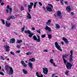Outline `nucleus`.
I'll return each mask as SVG.
<instances>
[{
    "label": "nucleus",
    "mask_w": 77,
    "mask_h": 77,
    "mask_svg": "<svg viewBox=\"0 0 77 77\" xmlns=\"http://www.w3.org/2000/svg\"><path fill=\"white\" fill-rule=\"evenodd\" d=\"M24 32L25 33H28L29 35L28 36L29 38H32V36L33 35H34V33L31 32L30 31V30H28L27 31L25 30Z\"/></svg>",
    "instance_id": "f257e3e1"
},
{
    "label": "nucleus",
    "mask_w": 77,
    "mask_h": 77,
    "mask_svg": "<svg viewBox=\"0 0 77 77\" xmlns=\"http://www.w3.org/2000/svg\"><path fill=\"white\" fill-rule=\"evenodd\" d=\"M55 47L57 48V50H59L60 51H62V49L61 48V47L59 45L57 42H56L55 43Z\"/></svg>",
    "instance_id": "f03ea898"
},
{
    "label": "nucleus",
    "mask_w": 77,
    "mask_h": 77,
    "mask_svg": "<svg viewBox=\"0 0 77 77\" xmlns=\"http://www.w3.org/2000/svg\"><path fill=\"white\" fill-rule=\"evenodd\" d=\"M66 66L67 69H71L72 65L71 63H69L67 62Z\"/></svg>",
    "instance_id": "7ed1b4c3"
},
{
    "label": "nucleus",
    "mask_w": 77,
    "mask_h": 77,
    "mask_svg": "<svg viewBox=\"0 0 77 77\" xmlns=\"http://www.w3.org/2000/svg\"><path fill=\"white\" fill-rule=\"evenodd\" d=\"M42 69L43 73H44L45 74H47L48 72V68H42Z\"/></svg>",
    "instance_id": "20e7f679"
},
{
    "label": "nucleus",
    "mask_w": 77,
    "mask_h": 77,
    "mask_svg": "<svg viewBox=\"0 0 77 77\" xmlns=\"http://www.w3.org/2000/svg\"><path fill=\"white\" fill-rule=\"evenodd\" d=\"M9 69L10 70L8 73V74L9 75H12V74H13V73H14V71L13 70V69H12V68L11 67H10Z\"/></svg>",
    "instance_id": "39448f33"
},
{
    "label": "nucleus",
    "mask_w": 77,
    "mask_h": 77,
    "mask_svg": "<svg viewBox=\"0 0 77 77\" xmlns=\"http://www.w3.org/2000/svg\"><path fill=\"white\" fill-rule=\"evenodd\" d=\"M4 47L5 48V51H9L10 50H9V46H8V45H5L4 46Z\"/></svg>",
    "instance_id": "423d86ee"
},
{
    "label": "nucleus",
    "mask_w": 77,
    "mask_h": 77,
    "mask_svg": "<svg viewBox=\"0 0 77 77\" xmlns=\"http://www.w3.org/2000/svg\"><path fill=\"white\" fill-rule=\"evenodd\" d=\"M57 15L58 17H59L60 18H62V15H61V12L60 11H57Z\"/></svg>",
    "instance_id": "0eeeda50"
},
{
    "label": "nucleus",
    "mask_w": 77,
    "mask_h": 77,
    "mask_svg": "<svg viewBox=\"0 0 77 77\" xmlns=\"http://www.w3.org/2000/svg\"><path fill=\"white\" fill-rule=\"evenodd\" d=\"M45 30H48L49 32H51V28L50 27H49L47 26H46L45 27Z\"/></svg>",
    "instance_id": "6e6552de"
},
{
    "label": "nucleus",
    "mask_w": 77,
    "mask_h": 77,
    "mask_svg": "<svg viewBox=\"0 0 77 77\" xmlns=\"http://www.w3.org/2000/svg\"><path fill=\"white\" fill-rule=\"evenodd\" d=\"M45 30H48L49 32H51V28L50 27H49L47 26H46L45 27Z\"/></svg>",
    "instance_id": "1a4fd4ad"
},
{
    "label": "nucleus",
    "mask_w": 77,
    "mask_h": 77,
    "mask_svg": "<svg viewBox=\"0 0 77 77\" xmlns=\"http://www.w3.org/2000/svg\"><path fill=\"white\" fill-rule=\"evenodd\" d=\"M47 8V10L48 12H52V8H51L50 6H47L46 7Z\"/></svg>",
    "instance_id": "9d476101"
},
{
    "label": "nucleus",
    "mask_w": 77,
    "mask_h": 77,
    "mask_svg": "<svg viewBox=\"0 0 77 77\" xmlns=\"http://www.w3.org/2000/svg\"><path fill=\"white\" fill-rule=\"evenodd\" d=\"M7 9H9L10 11L9 12V14H11V13H12V8H9V5H8L7 6Z\"/></svg>",
    "instance_id": "9b49d317"
},
{
    "label": "nucleus",
    "mask_w": 77,
    "mask_h": 77,
    "mask_svg": "<svg viewBox=\"0 0 77 77\" xmlns=\"http://www.w3.org/2000/svg\"><path fill=\"white\" fill-rule=\"evenodd\" d=\"M63 41H64L65 42V43H66V44H68V40L67 39H66L64 37H63Z\"/></svg>",
    "instance_id": "f8f14e48"
},
{
    "label": "nucleus",
    "mask_w": 77,
    "mask_h": 77,
    "mask_svg": "<svg viewBox=\"0 0 77 77\" xmlns=\"http://www.w3.org/2000/svg\"><path fill=\"white\" fill-rule=\"evenodd\" d=\"M66 10L67 12H69L71 11V7H70V6H68L66 7Z\"/></svg>",
    "instance_id": "ddd939ff"
},
{
    "label": "nucleus",
    "mask_w": 77,
    "mask_h": 77,
    "mask_svg": "<svg viewBox=\"0 0 77 77\" xmlns=\"http://www.w3.org/2000/svg\"><path fill=\"white\" fill-rule=\"evenodd\" d=\"M10 43L13 44V43H15V40L14 38H12L10 39Z\"/></svg>",
    "instance_id": "4468645a"
},
{
    "label": "nucleus",
    "mask_w": 77,
    "mask_h": 77,
    "mask_svg": "<svg viewBox=\"0 0 77 77\" xmlns=\"http://www.w3.org/2000/svg\"><path fill=\"white\" fill-rule=\"evenodd\" d=\"M21 63L23 65V66H24V67H26L27 66V65H26V63H24V61L23 60L21 61Z\"/></svg>",
    "instance_id": "2eb2a0df"
},
{
    "label": "nucleus",
    "mask_w": 77,
    "mask_h": 77,
    "mask_svg": "<svg viewBox=\"0 0 77 77\" xmlns=\"http://www.w3.org/2000/svg\"><path fill=\"white\" fill-rule=\"evenodd\" d=\"M33 65V64L31 62H29L28 63V66L31 68V69H32L33 68V67L32 66V65Z\"/></svg>",
    "instance_id": "dca6fc26"
},
{
    "label": "nucleus",
    "mask_w": 77,
    "mask_h": 77,
    "mask_svg": "<svg viewBox=\"0 0 77 77\" xmlns=\"http://www.w3.org/2000/svg\"><path fill=\"white\" fill-rule=\"evenodd\" d=\"M5 26H6V27H10V26H11V23H8V22L6 21Z\"/></svg>",
    "instance_id": "f3484780"
},
{
    "label": "nucleus",
    "mask_w": 77,
    "mask_h": 77,
    "mask_svg": "<svg viewBox=\"0 0 77 77\" xmlns=\"http://www.w3.org/2000/svg\"><path fill=\"white\" fill-rule=\"evenodd\" d=\"M70 58H69V62H72L73 61V59H72V56H69Z\"/></svg>",
    "instance_id": "a211bd4d"
},
{
    "label": "nucleus",
    "mask_w": 77,
    "mask_h": 77,
    "mask_svg": "<svg viewBox=\"0 0 77 77\" xmlns=\"http://www.w3.org/2000/svg\"><path fill=\"white\" fill-rule=\"evenodd\" d=\"M60 26H59V25L58 24H55V28L56 29H60Z\"/></svg>",
    "instance_id": "6ab92c4d"
},
{
    "label": "nucleus",
    "mask_w": 77,
    "mask_h": 77,
    "mask_svg": "<svg viewBox=\"0 0 77 77\" xmlns=\"http://www.w3.org/2000/svg\"><path fill=\"white\" fill-rule=\"evenodd\" d=\"M5 69L6 70V72H8V71L9 69V67L8 65L5 66Z\"/></svg>",
    "instance_id": "aec40b11"
},
{
    "label": "nucleus",
    "mask_w": 77,
    "mask_h": 77,
    "mask_svg": "<svg viewBox=\"0 0 77 77\" xmlns=\"http://www.w3.org/2000/svg\"><path fill=\"white\" fill-rule=\"evenodd\" d=\"M71 26H72L71 29L72 30H74V28H75V26L73 25V24H72V23H71Z\"/></svg>",
    "instance_id": "412c9836"
},
{
    "label": "nucleus",
    "mask_w": 77,
    "mask_h": 77,
    "mask_svg": "<svg viewBox=\"0 0 77 77\" xmlns=\"http://www.w3.org/2000/svg\"><path fill=\"white\" fill-rule=\"evenodd\" d=\"M37 37L38 38V39H37V42H40V37H39V36L37 35Z\"/></svg>",
    "instance_id": "4be33fe9"
},
{
    "label": "nucleus",
    "mask_w": 77,
    "mask_h": 77,
    "mask_svg": "<svg viewBox=\"0 0 77 77\" xmlns=\"http://www.w3.org/2000/svg\"><path fill=\"white\" fill-rule=\"evenodd\" d=\"M33 38L35 41H36V42L37 40H38V39H37V37H36V36L35 35H34L33 36Z\"/></svg>",
    "instance_id": "5701e85b"
},
{
    "label": "nucleus",
    "mask_w": 77,
    "mask_h": 77,
    "mask_svg": "<svg viewBox=\"0 0 77 77\" xmlns=\"http://www.w3.org/2000/svg\"><path fill=\"white\" fill-rule=\"evenodd\" d=\"M35 61V59L34 58H33L32 59H29V62H34Z\"/></svg>",
    "instance_id": "b1692460"
},
{
    "label": "nucleus",
    "mask_w": 77,
    "mask_h": 77,
    "mask_svg": "<svg viewBox=\"0 0 77 77\" xmlns=\"http://www.w3.org/2000/svg\"><path fill=\"white\" fill-rule=\"evenodd\" d=\"M36 75L38 77H43V75H42V74H41V76H39V75L38 74V72H37L36 73Z\"/></svg>",
    "instance_id": "393cba45"
},
{
    "label": "nucleus",
    "mask_w": 77,
    "mask_h": 77,
    "mask_svg": "<svg viewBox=\"0 0 77 77\" xmlns=\"http://www.w3.org/2000/svg\"><path fill=\"white\" fill-rule=\"evenodd\" d=\"M63 61L64 62V63H65V64H66V62H67V60L65 59V58H63Z\"/></svg>",
    "instance_id": "a878e982"
},
{
    "label": "nucleus",
    "mask_w": 77,
    "mask_h": 77,
    "mask_svg": "<svg viewBox=\"0 0 77 77\" xmlns=\"http://www.w3.org/2000/svg\"><path fill=\"white\" fill-rule=\"evenodd\" d=\"M23 73H24V74H27V72L25 70V69H23Z\"/></svg>",
    "instance_id": "bb28decb"
},
{
    "label": "nucleus",
    "mask_w": 77,
    "mask_h": 77,
    "mask_svg": "<svg viewBox=\"0 0 77 77\" xmlns=\"http://www.w3.org/2000/svg\"><path fill=\"white\" fill-rule=\"evenodd\" d=\"M22 40H18L17 42L18 44H20L21 42H22Z\"/></svg>",
    "instance_id": "cd10ccee"
},
{
    "label": "nucleus",
    "mask_w": 77,
    "mask_h": 77,
    "mask_svg": "<svg viewBox=\"0 0 77 77\" xmlns=\"http://www.w3.org/2000/svg\"><path fill=\"white\" fill-rule=\"evenodd\" d=\"M48 35L49 39H51V37H52L51 35V34H48Z\"/></svg>",
    "instance_id": "c85d7f7f"
},
{
    "label": "nucleus",
    "mask_w": 77,
    "mask_h": 77,
    "mask_svg": "<svg viewBox=\"0 0 77 77\" xmlns=\"http://www.w3.org/2000/svg\"><path fill=\"white\" fill-rule=\"evenodd\" d=\"M32 54V53L30 52L27 53L26 54V55H31Z\"/></svg>",
    "instance_id": "c756f323"
},
{
    "label": "nucleus",
    "mask_w": 77,
    "mask_h": 77,
    "mask_svg": "<svg viewBox=\"0 0 77 77\" xmlns=\"http://www.w3.org/2000/svg\"><path fill=\"white\" fill-rule=\"evenodd\" d=\"M69 71L68 70V71H66L65 72V74H66V75H69Z\"/></svg>",
    "instance_id": "7c9ffc66"
},
{
    "label": "nucleus",
    "mask_w": 77,
    "mask_h": 77,
    "mask_svg": "<svg viewBox=\"0 0 77 77\" xmlns=\"http://www.w3.org/2000/svg\"><path fill=\"white\" fill-rule=\"evenodd\" d=\"M32 17L31 16H27L26 17V19H31Z\"/></svg>",
    "instance_id": "2f4dec72"
},
{
    "label": "nucleus",
    "mask_w": 77,
    "mask_h": 77,
    "mask_svg": "<svg viewBox=\"0 0 77 77\" xmlns=\"http://www.w3.org/2000/svg\"><path fill=\"white\" fill-rule=\"evenodd\" d=\"M28 8L30 9H32V6H31L30 5H28Z\"/></svg>",
    "instance_id": "473e14b6"
},
{
    "label": "nucleus",
    "mask_w": 77,
    "mask_h": 77,
    "mask_svg": "<svg viewBox=\"0 0 77 77\" xmlns=\"http://www.w3.org/2000/svg\"><path fill=\"white\" fill-rule=\"evenodd\" d=\"M63 0H60V3L62 5H63Z\"/></svg>",
    "instance_id": "72a5a7b5"
},
{
    "label": "nucleus",
    "mask_w": 77,
    "mask_h": 77,
    "mask_svg": "<svg viewBox=\"0 0 77 77\" xmlns=\"http://www.w3.org/2000/svg\"><path fill=\"white\" fill-rule=\"evenodd\" d=\"M2 22V23L3 24H5V20L3 19H1V20Z\"/></svg>",
    "instance_id": "f704fd0d"
},
{
    "label": "nucleus",
    "mask_w": 77,
    "mask_h": 77,
    "mask_svg": "<svg viewBox=\"0 0 77 77\" xmlns=\"http://www.w3.org/2000/svg\"><path fill=\"white\" fill-rule=\"evenodd\" d=\"M73 52V50H72L70 51V53L71 55L69 56H72V53Z\"/></svg>",
    "instance_id": "c9c22d12"
},
{
    "label": "nucleus",
    "mask_w": 77,
    "mask_h": 77,
    "mask_svg": "<svg viewBox=\"0 0 77 77\" xmlns=\"http://www.w3.org/2000/svg\"><path fill=\"white\" fill-rule=\"evenodd\" d=\"M52 64H53L54 66H57L56 65H55V63L54 62H52V63H51Z\"/></svg>",
    "instance_id": "e433bc0d"
},
{
    "label": "nucleus",
    "mask_w": 77,
    "mask_h": 77,
    "mask_svg": "<svg viewBox=\"0 0 77 77\" xmlns=\"http://www.w3.org/2000/svg\"><path fill=\"white\" fill-rule=\"evenodd\" d=\"M45 36H46L45 35H43L41 36V37H42V38H45Z\"/></svg>",
    "instance_id": "4c0bfd02"
},
{
    "label": "nucleus",
    "mask_w": 77,
    "mask_h": 77,
    "mask_svg": "<svg viewBox=\"0 0 77 77\" xmlns=\"http://www.w3.org/2000/svg\"><path fill=\"white\" fill-rule=\"evenodd\" d=\"M11 17H12L11 16L8 17L7 18V20H8V21H10V20H11Z\"/></svg>",
    "instance_id": "58836bf2"
},
{
    "label": "nucleus",
    "mask_w": 77,
    "mask_h": 77,
    "mask_svg": "<svg viewBox=\"0 0 77 77\" xmlns=\"http://www.w3.org/2000/svg\"><path fill=\"white\" fill-rule=\"evenodd\" d=\"M48 6H51L52 8H53V5L51 4H48Z\"/></svg>",
    "instance_id": "ea45409f"
},
{
    "label": "nucleus",
    "mask_w": 77,
    "mask_h": 77,
    "mask_svg": "<svg viewBox=\"0 0 77 77\" xmlns=\"http://www.w3.org/2000/svg\"><path fill=\"white\" fill-rule=\"evenodd\" d=\"M10 54H12L13 56H14L15 55V54H14V53L12 52H10Z\"/></svg>",
    "instance_id": "a19ab883"
},
{
    "label": "nucleus",
    "mask_w": 77,
    "mask_h": 77,
    "mask_svg": "<svg viewBox=\"0 0 77 77\" xmlns=\"http://www.w3.org/2000/svg\"><path fill=\"white\" fill-rule=\"evenodd\" d=\"M24 28H22L21 29V32L23 33L24 32Z\"/></svg>",
    "instance_id": "79ce46f5"
},
{
    "label": "nucleus",
    "mask_w": 77,
    "mask_h": 77,
    "mask_svg": "<svg viewBox=\"0 0 77 77\" xmlns=\"http://www.w3.org/2000/svg\"><path fill=\"white\" fill-rule=\"evenodd\" d=\"M43 52H48V50L47 49H44L43 50Z\"/></svg>",
    "instance_id": "37998d69"
},
{
    "label": "nucleus",
    "mask_w": 77,
    "mask_h": 77,
    "mask_svg": "<svg viewBox=\"0 0 77 77\" xmlns=\"http://www.w3.org/2000/svg\"><path fill=\"white\" fill-rule=\"evenodd\" d=\"M23 10H24V8H23V6H21V11H23Z\"/></svg>",
    "instance_id": "c03bdc74"
},
{
    "label": "nucleus",
    "mask_w": 77,
    "mask_h": 77,
    "mask_svg": "<svg viewBox=\"0 0 77 77\" xmlns=\"http://www.w3.org/2000/svg\"><path fill=\"white\" fill-rule=\"evenodd\" d=\"M38 4L39 5H40V6H42V3L40 2H38Z\"/></svg>",
    "instance_id": "a18cd8bd"
},
{
    "label": "nucleus",
    "mask_w": 77,
    "mask_h": 77,
    "mask_svg": "<svg viewBox=\"0 0 77 77\" xmlns=\"http://www.w3.org/2000/svg\"><path fill=\"white\" fill-rule=\"evenodd\" d=\"M30 5L31 6H33V3L32 2H30Z\"/></svg>",
    "instance_id": "49530a36"
},
{
    "label": "nucleus",
    "mask_w": 77,
    "mask_h": 77,
    "mask_svg": "<svg viewBox=\"0 0 77 77\" xmlns=\"http://www.w3.org/2000/svg\"><path fill=\"white\" fill-rule=\"evenodd\" d=\"M53 59H51L50 60V63H51L52 62H53Z\"/></svg>",
    "instance_id": "de8ad7c7"
},
{
    "label": "nucleus",
    "mask_w": 77,
    "mask_h": 77,
    "mask_svg": "<svg viewBox=\"0 0 77 77\" xmlns=\"http://www.w3.org/2000/svg\"><path fill=\"white\" fill-rule=\"evenodd\" d=\"M16 53H20V51H16Z\"/></svg>",
    "instance_id": "09e8293b"
},
{
    "label": "nucleus",
    "mask_w": 77,
    "mask_h": 77,
    "mask_svg": "<svg viewBox=\"0 0 77 77\" xmlns=\"http://www.w3.org/2000/svg\"><path fill=\"white\" fill-rule=\"evenodd\" d=\"M1 5L2 6H4V5H5V3L3 2H2L1 4Z\"/></svg>",
    "instance_id": "8fccbe9b"
},
{
    "label": "nucleus",
    "mask_w": 77,
    "mask_h": 77,
    "mask_svg": "<svg viewBox=\"0 0 77 77\" xmlns=\"http://www.w3.org/2000/svg\"><path fill=\"white\" fill-rule=\"evenodd\" d=\"M1 58L2 60H5V59L3 58V57L2 56H1Z\"/></svg>",
    "instance_id": "3c124183"
},
{
    "label": "nucleus",
    "mask_w": 77,
    "mask_h": 77,
    "mask_svg": "<svg viewBox=\"0 0 77 77\" xmlns=\"http://www.w3.org/2000/svg\"><path fill=\"white\" fill-rule=\"evenodd\" d=\"M37 32L38 33H39V34L41 33V32H40V31L39 30H37Z\"/></svg>",
    "instance_id": "603ef678"
},
{
    "label": "nucleus",
    "mask_w": 77,
    "mask_h": 77,
    "mask_svg": "<svg viewBox=\"0 0 77 77\" xmlns=\"http://www.w3.org/2000/svg\"><path fill=\"white\" fill-rule=\"evenodd\" d=\"M0 74H1L2 75H4V73L2 72H0Z\"/></svg>",
    "instance_id": "864d4df0"
},
{
    "label": "nucleus",
    "mask_w": 77,
    "mask_h": 77,
    "mask_svg": "<svg viewBox=\"0 0 77 77\" xmlns=\"http://www.w3.org/2000/svg\"><path fill=\"white\" fill-rule=\"evenodd\" d=\"M10 17H11V19H14L15 18L14 16H11Z\"/></svg>",
    "instance_id": "5fc2aeb1"
},
{
    "label": "nucleus",
    "mask_w": 77,
    "mask_h": 77,
    "mask_svg": "<svg viewBox=\"0 0 77 77\" xmlns=\"http://www.w3.org/2000/svg\"><path fill=\"white\" fill-rule=\"evenodd\" d=\"M65 55H66V57H68V56H69V54H65Z\"/></svg>",
    "instance_id": "6e6d98bb"
},
{
    "label": "nucleus",
    "mask_w": 77,
    "mask_h": 77,
    "mask_svg": "<svg viewBox=\"0 0 77 77\" xmlns=\"http://www.w3.org/2000/svg\"><path fill=\"white\" fill-rule=\"evenodd\" d=\"M66 57V55H65L63 56L62 57H63V58H65V57Z\"/></svg>",
    "instance_id": "4d7b16f0"
},
{
    "label": "nucleus",
    "mask_w": 77,
    "mask_h": 77,
    "mask_svg": "<svg viewBox=\"0 0 77 77\" xmlns=\"http://www.w3.org/2000/svg\"><path fill=\"white\" fill-rule=\"evenodd\" d=\"M31 29L32 30H35V28L34 27H32Z\"/></svg>",
    "instance_id": "13d9d810"
},
{
    "label": "nucleus",
    "mask_w": 77,
    "mask_h": 77,
    "mask_svg": "<svg viewBox=\"0 0 77 77\" xmlns=\"http://www.w3.org/2000/svg\"><path fill=\"white\" fill-rule=\"evenodd\" d=\"M17 48H20V46L17 45Z\"/></svg>",
    "instance_id": "bf43d9fd"
},
{
    "label": "nucleus",
    "mask_w": 77,
    "mask_h": 77,
    "mask_svg": "<svg viewBox=\"0 0 77 77\" xmlns=\"http://www.w3.org/2000/svg\"><path fill=\"white\" fill-rule=\"evenodd\" d=\"M51 21L50 20H48V22L49 23H50V22H51Z\"/></svg>",
    "instance_id": "052dcab7"
},
{
    "label": "nucleus",
    "mask_w": 77,
    "mask_h": 77,
    "mask_svg": "<svg viewBox=\"0 0 77 77\" xmlns=\"http://www.w3.org/2000/svg\"><path fill=\"white\" fill-rule=\"evenodd\" d=\"M71 14L72 15H74V13H73V12H71Z\"/></svg>",
    "instance_id": "680f3d73"
},
{
    "label": "nucleus",
    "mask_w": 77,
    "mask_h": 77,
    "mask_svg": "<svg viewBox=\"0 0 77 77\" xmlns=\"http://www.w3.org/2000/svg\"><path fill=\"white\" fill-rule=\"evenodd\" d=\"M6 11L7 13H9V10H8V9H7L6 10Z\"/></svg>",
    "instance_id": "e2e57ef3"
},
{
    "label": "nucleus",
    "mask_w": 77,
    "mask_h": 77,
    "mask_svg": "<svg viewBox=\"0 0 77 77\" xmlns=\"http://www.w3.org/2000/svg\"><path fill=\"white\" fill-rule=\"evenodd\" d=\"M65 4L66 5H68V2L66 1L65 2Z\"/></svg>",
    "instance_id": "0e129e2a"
},
{
    "label": "nucleus",
    "mask_w": 77,
    "mask_h": 77,
    "mask_svg": "<svg viewBox=\"0 0 77 77\" xmlns=\"http://www.w3.org/2000/svg\"><path fill=\"white\" fill-rule=\"evenodd\" d=\"M28 10L29 12H30V8H28Z\"/></svg>",
    "instance_id": "69168bd1"
},
{
    "label": "nucleus",
    "mask_w": 77,
    "mask_h": 77,
    "mask_svg": "<svg viewBox=\"0 0 77 77\" xmlns=\"http://www.w3.org/2000/svg\"><path fill=\"white\" fill-rule=\"evenodd\" d=\"M14 33H15V35H18V33H17V32H14Z\"/></svg>",
    "instance_id": "338daca9"
},
{
    "label": "nucleus",
    "mask_w": 77,
    "mask_h": 77,
    "mask_svg": "<svg viewBox=\"0 0 77 77\" xmlns=\"http://www.w3.org/2000/svg\"><path fill=\"white\" fill-rule=\"evenodd\" d=\"M36 5L35 4L34 5V8H36Z\"/></svg>",
    "instance_id": "774afa93"
}]
</instances>
